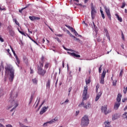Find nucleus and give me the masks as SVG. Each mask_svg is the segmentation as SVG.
Returning a JSON list of instances; mask_svg holds the SVG:
<instances>
[{"label": "nucleus", "instance_id": "nucleus-1", "mask_svg": "<svg viewBox=\"0 0 127 127\" xmlns=\"http://www.w3.org/2000/svg\"><path fill=\"white\" fill-rule=\"evenodd\" d=\"M17 98V93L11 91L10 93V98H9V102L11 103L12 106H8V109H10L12 107H14L11 110L10 112H13L14 110H15L18 106V103L17 100L16 99Z\"/></svg>", "mask_w": 127, "mask_h": 127}, {"label": "nucleus", "instance_id": "nucleus-2", "mask_svg": "<svg viewBox=\"0 0 127 127\" xmlns=\"http://www.w3.org/2000/svg\"><path fill=\"white\" fill-rule=\"evenodd\" d=\"M5 76H9V81L12 82L14 79V68L10 64H6L4 67Z\"/></svg>", "mask_w": 127, "mask_h": 127}, {"label": "nucleus", "instance_id": "nucleus-3", "mask_svg": "<svg viewBox=\"0 0 127 127\" xmlns=\"http://www.w3.org/2000/svg\"><path fill=\"white\" fill-rule=\"evenodd\" d=\"M87 94H88V86L86 85L84 86L83 93L82 94V102L78 105V107H82V106H84L85 103H84V101H86L87 100Z\"/></svg>", "mask_w": 127, "mask_h": 127}, {"label": "nucleus", "instance_id": "nucleus-4", "mask_svg": "<svg viewBox=\"0 0 127 127\" xmlns=\"http://www.w3.org/2000/svg\"><path fill=\"white\" fill-rule=\"evenodd\" d=\"M89 123H90L89 117L87 116V115H85L81 119L80 125L82 127H88L89 125Z\"/></svg>", "mask_w": 127, "mask_h": 127}, {"label": "nucleus", "instance_id": "nucleus-5", "mask_svg": "<svg viewBox=\"0 0 127 127\" xmlns=\"http://www.w3.org/2000/svg\"><path fill=\"white\" fill-rule=\"evenodd\" d=\"M107 110H108V105H104L101 107V111L102 113H104L105 115H108V114L112 113V109Z\"/></svg>", "mask_w": 127, "mask_h": 127}, {"label": "nucleus", "instance_id": "nucleus-6", "mask_svg": "<svg viewBox=\"0 0 127 127\" xmlns=\"http://www.w3.org/2000/svg\"><path fill=\"white\" fill-rule=\"evenodd\" d=\"M104 9H105L106 13L109 18V19H112L111 15V11H110V8L109 7H107L106 5H103Z\"/></svg>", "mask_w": 127, "mask_h": 127}, {"label": "nucleus", "instance_id": "nucleus-7", "mask_svg": "<svg viewBox=\"0 0 127 127\" xmlns=\"http://www.w3.org/2000/svg\"><path fill=\"white\" fill-rule=\"evenodd\" d=\"M10 47L11 48V50H12V52H13L14 56L16 59V64L18 66V67H19V65L18 64H20V61H19V59H18V57L16 55V54H15V52L13 50V49H12L11 46H10Z\"/></svg>", "mask_w": 127, "mask_h": 127}, {"label": "nucleus", "instance_id": "nucleus-8", "mask_svg": "<svg viewBox=\"0 0 127 127\" xmlns=\"http://www.w3.org/2000/svg\"><path fill=\"white\" fill-rule=\"evenodd\" d=\"M43 67V64H41V65L40 66V67H39L38 68V74H39V75H41V76H44V75L45 74V73H46V71L45 70H43L42 69V67Z\"/></svg>", "mask_w": 127, "mask_h": 127}, {"label": "nucleus", "instance_id": "nucleus-9", "mask_svg": "<svg viewBox=\"0 0 127 127\" xmlns=\"http://www.w3.org/2000/svg\"><path fill=\"white\" fill-rule=\"evenodd\" d=\"M106 70H103L101 76V79L100 81V84H104V83L105 82V77H106Z\"/></svg>", "mask_w": 127, "mask_h": 127}, {"label": "nucleus", "instance_id": "nucleus-10", "mask_svg": "<svg viewBox=\"0 0 127 127\" xmlns=\"http://www.w3.org/2000/svg\"><path fill=\"white\" fill-rule=\"evenodd\" d=\"M67 54H68L70 56H72L73 57H76V58H81V56H80V55H77L75 53H70V52H67Z\"/></svg>", "mask_w": 127, "mask_h": 127}, {"label": "nucleus", "instance_id": "nucleus-11", "mask_svg": "<svg viewBox=\"0 0 127 127\" xmlns=\"http://www.w3.org/2000/svg\"><path fill=\"white\" fill-rule=\"evenodd\" d=\"M47 110H48V107H43L41 109V111L40 112V115H43V114H44V113L46 112V111H47Z\"/></svg>", "mask_w": 127, "mask_h": 127}, {"label": "nucleus", "instance_id": "nucleus-12", "mask_svg": "<svg viewBox=\"0 0 127 127\" xmlns=\"http://www.w3.org/2000/svg\"><path fill=\"white\" fill-rule=\"evenodd\" d=\"M96 13H97V10H96L95 9H91V14L92 19H94V18H95Z\"/></svg>", "mask_w": 127, "mask_h": 127}, {"label": "nucleus", "instance_id": "nucleus-13", "mask_svg": "<svg viewBox=\"0 0 127 127\" xmlns=\"http://www.w3.org/2000/svg\"><path fill=\"white\" fill-rule=\"evenodd\" d=\"M29 18L32 21H34L35 20H39V19H40V17L34 16H30L29 17Z\"/></svg>", "mask_w": 127, "mask_h": 127}, {"label": "nucleus", "instance_id": "nucleus-14", "mask_svg": "<svg viewBox=\"0 0 127 127\" xmlns=\"http://www.w3.org/2000/svg\"><path fill=\"white\" fill-rule=\"evenodd\" d=\"M58 121V118L56 117L55 119H52L51 121H48V123L50 124V125H52V124H55Z\"/></svg>", "mask_w": 127, "mask_h": 127}, {"label": "nucleus", "instance_id": "nucleus-15", "mask_svg": "<svg viewBox=\"0 0 127 127\" xmlns=\"http://www.w3.org/2000/svg\"><path fill=\"white\" fill-rule=\"evenodd\" d=\"M102 92L100 91L97 94L95 98V102H98V101H99V99L101 98V96H102Z\"/></svg>", "mask_w": 127, "mask_h": 127}, {"label": "nucleus", "instance_id": "nucleus-16", "mask_svg": "<svg viewBox=\"0 0 127 127\" xmlns=\"http://www.w3.org/2000/svg\"><path fill=\"white\" fill-rule=\"evenodd\" d=\"M120 106H121L120 103L116 102L114 107V110H115V111H117V110H118V109H119V108L120 107Z\"/></svg>", "mask_w": 127, "mask_h": 127}, {"label": "nucleus", "instance_id": "nucleus-17", "mask_svg": "<svg viewBox=\"0 0 127 127\" xmlns=\"http://www.w3.org/2000/svg\"><path fill=\"white\" fill-rule=\"evenodd\" d=\"M122 100V94L121 93H119L117 96V103H120Z\"/></svg>", "mask_w": 127, "mask_h": 127}, {"label": "nucleus", "instance_id": "nucleus-18", "mask_svg": "<svg viewBox=\"0 0 127 127\" xmlns=\"http://www.w3.org/2000/svg\"><path fill=\"white\" fill-rule=\"evenodd\" d=\"M83 108L86 109V110L88 109H91L92 108V105L90 103H88L87 105H84Z\"/></svg>", "mask_w": 127, "mask_h": 127}, {"label": "nucleus", "instance_id": "nucleus-19", "mask_svg": "<svg viewBox=\"0 0 127 127\" xmlns=\"http://www.w3.org/2000/svg\"><path fill=\"white\" fill-rule=\"evenodd\" d=\"M9 35H10V36H12V37H13V36L15 35V33H14V31L13 30H11L10 31H9Z\"/></svg>", "mask_w": 127, "mask_h": 127}, {"label": "nucleus", "instance_id": "nucleus-20", "mask_svg": "<svg viewBox=\"0 0 127 127\" xmlns=\"http://www.w3.org/2000/svg\"><path fill=\"white\" fill-rule=\"evenodd\" d=\"M4 68V67L3 66V62H1L0 65V71L1 72V71H3Z\"/></svg>", "mask_w": 127, "mask_h": 127}, {"label": "nucleus", "instance_id": "nucleus-21", "mask_svg": "<svg viewBox=\"0 0 127 127\" xmlns=\"http://www.w3.org/2000/svg\"><path fill=\"white\" fill-rule=\"evenodd\" d=\"M115 16L117 18V19L120 22H123V18H122L120 16H119V14H115Z\"/></svg>", "mask_w": 127, "mask_h": 127}, {"label": "nucleus", "instance_id": "nucleus-22", "mask_svg": "<svg viewBox=\"0 0 127 127\" xmlns=\"http://www.w3.org/2000/svg\"><path fill=\"white\" fill-rule=\"evenodd\" d=\"M32 81L34 85H37L38 82L36 78L32 79Z\"/></svg>", "mask_w": 127, "mask_h": 127}, {"label": "nucleus", "instance_id": "nucleus-23", "mask_svg": "<svg viewBox=\"0 0 127 127\" xmlns=\"http://www.w3.org/2000/svg\"><path fill=\"white\" fill-rule=\"evenodd\" d=\"M100 12L101 14L102 17L103 19H105V14H104V12L103 11L102 9V7H100Z\"/></svg>", "mask_w": 127, "mask_h": 127}, {"label": "nucleus", "instance_id": "nucleus-24", "mask_svg": "<svg viewBox=\"0 0 127 127\" xmlns=\"http://www.w3.org/2000/svg\"><path fill=\"white\" fill-rule=\"evenodd\" d=\"M92 26L93 28H94L96 32H97V30H98V27L96 26L94 22H93V25H92Z\"/></svg>", "mask_w": 127, "mask_h": 127}, {"label": "nucleus", "instance_id": "nucleus-25", "mask_svg": "<svg viewBox=\"0 0 127 127\" xmlns=\"http://www.w3.org/2000/svg\"><path fill=\"white\" fill-rule=\"evenodd\" d=\"M118 82V80L117 79H115L114 80H113L112 81L113 86H117V82Z\"/></svg>", "mask_w": 127, "mask_h": 127}, {"label": "nucleus", "instance_id": "nucleus-26", "mask_svg": "<svg viewBox=\"0 0 127 127\" xmlns=\"http://www.w3.org/2000/svg\"><path fill=\"white\" fill-rule=\"evenodd\" d=\"M32 100H33V94L31 95V97L29 100V105H30L32 103Z\"/></svg>", "mask_w": 127, "mask_h": 127}, {"label": "nucleus", "instance_id": "nucleus-27", "mask_svg": "<svg viewBox=\"0 0 127 127\" xmlns=\"http://www.w3.org/2000/svg\"><path fill=\"white\" fill-rule=\"evenodd\" d=\"M117 119H118V115H117V114H115L112 116L113 121H116V120H117Z\"/></svg>", "mask_w": 127, "mask_h": 127}, {"label": "nucleus", "instance_id": "nucleus-28", "mask_svg": "<svg viewBox=\"0 0 127 127\" xmlns=\"http://www.w3.org/2000/svg\"><path fill=\"white\" fill-rule=\"evenodd\" d=\"M67 27H68V28H69V29H70V30H71V31L72 32H73L74 33L76 31V30L75 29H74L72 27H70L69 26H67Z\"/></svg>", "mask_w": 127, "mask_h": 127}, {"label": "nucleus", "instance_id": "nucleus-29", "mask_svg": "<svg viewBox=\"0 0 127 127\" xmlns=\"http://www.w3.org/2000/svg\"><path fill=\"white\" fill-rule=\"evenodd\" d=\"M50 83H51V81L50 79H49L48 80V82H47V85H46L47 88H50Z\"/></svg>", "mask_w": 127, "mask_h": 127}, {"label": "nucleus", "instance_id": "nucleus-30", "mask_svg": "<svg viewBox=\"0 0 127 127\" xmlns=\"http://www.w3.org/2000/svg\"><path fill=\"white\" fill-rule=\"evenodd\" d=\"M38 102L35 107V108L36 109L38 107V105H39V102H40V98H37Z\"/></svg>", "mask_w": 127, "mask_h": 127}, {"label": "nucleus", "instance_id": "nucleus-31", "mask_svg": "<svg viewBox=\"0 0 127 127\" xmlns=\"http://www.w3.org/2000/svg\"><path fill=\"white\" fill-rule=\"evenodd\" d=\"M18 30L19 32L21 33V34H22V35H24V36H26V34H25L24 32L21 31L20 30H19V29H18Z\"/></svg>", "mask_w": 127, "mask_h": 127}, {"label": "nucleus", "instance_id": "nucleus-32", "mask_svg": "<svg viewBox=\"0 0 127 127\" xmlns=\"http://www.w3.org/2000/svg\"><path fill=\"white\" fill-rule=\"evenodd\" d=\"M13 20H14L15 23L16 24V25L19 26V23L18 22V21H17L16 19H14Z\"/></svg>", "mask_w": 127, "mask_h": 127}, {"label": "nucleus", "instance_id": "nucleus-33", "mask_svg": "<svg viewBox=\"0 0 127 127\" xmlns=\"http://www.w3.org/2000/svg\"><path fill=\"white\" fill-rule=\"evenodd\" d=\"M85 82H86V85H88V84H90V83H91V80H90V79H88L85 80Z\"/></svg>", "mask_w": 127, "mask_h": 127}, {"label": "nucleus", "instance_id": "nucleus-34", "mask_svg": "<svg viewBox=\"0 0 127 127\" xmlns=\"http://www.w3.org/2000/svg\"><path fill=\"white\" fill-rule=\"evenodd\" d=\"M102 67H103V64H101L99 68V73H101V72H102Z\"/></svg>", "mask_w": 127, "mask_h": 127}, {"label": "nucleus", "instance_id": "nucleus-35", "mask_svg": "<svg viewBox=\"0 0 127 127\" xmlns=\"http://www.w3.org/2000/svg\"><path fill=\"white\" fill-rule=\"evenodd\" d=\"M106 36L109 40V41H111V39L110 38V35L109 34V33L106 34Z\"/></svg>", "mask_w": 127, "mask_h": 127}, {"label": "nucleus", "instance_id": "nucleus-36", "mask_svg": "<svg viewBox=\"0 0 127 127\" xmlns=\"http://www.w3.org/2000/svg\"><path fill=\"white\" fill-rule=\"evenodd\" d=\"M48 124H49V123H48V121L46 123H45L43 125V127H47Z\"/></svg>", "mask_w": 127, "mask_h": 127}, {"label": "nucleus", "instance_id": "nucleus-37", "mask_svg": "<svg viewBox=\"0 0 127 127\" xmlns=\"http://www.w3.org/2000/svg\"><path fill=\"white\" fill-rule=\"evenodd\" d=\"M8 29L9 31H10V30H12V27L11 25H9L8 26Z\"/></svg>", "mask_w": 127, "mask_h": 127}, {"label": "nucleus", "instance_id": "nucleus-38", "mask_svg": "<svg viewBox=\"0 0 127 127\" xmlns=\"http://www.w3.org/2000/svg\"><path fill=\"white\" fill-rule=\"evenodd\" d=\"M99 88H100V85H96V93H98V90Z\"/></svg>", "mask_w": 127, "mask_h": 127}, {"label": "nucleus", "instance_id": "nucleus-39", "mask_svg": "<svg viewBox=\"0 0 127 127\" xmlns=\"http://www.w3.org/2000/svg\"><path fill=\"white\" fill-rule=\"evenodd\" d=\"M62 66H63V68H64V67L65 66V61H63L62 62Z\"/></svg>", "mask_w": 127, "mask_h": 127}, {"label": "nucleus", "instance_id": "nucleus-40", "mask_svg": "<svg viewBox=\"0 0 127 127\" xmlns=\"http://www.w3.org/2000/svg\"><path fill=\"white\" fill-rule=\"evenodd\" d=\"M126 6V2H123L122 3V6H121V8H124Z\"/></svg>", "mask_w": 127, "mask_h": 127}, {"label": "nucleus", "instance_id": "nucleus-41", "mask_svg": "<svg viewBox=\"0 0 127 127\" xmlns=\"http://www.w3.org/2000/svg\"><path fill=\"white\" fill-rule=\"evenodd\" d=\"M0 10H5V8L4 7H2L0 6Z\"/></svg>", "mask_w": 127, "mask_h": 127}, {"label": "nucleus", "instance_id": "nucleus-42", "mask_svg": "<svg viewBox=\"0 0 127 127\" xmlns=\"http://www.w3.org/2000/svg\"><path fill=\"white\" fill-rule=\"evenodd\" d=\"M122 38L123 40H125V35H124V33L122 32Z\"/></svg>", "mask_w": 127, "mask_h": 127}, {"label": "nucleus", "instance_id": "nucleus-43", "mask_svg": "<svg viewBox=\"0 0 127 127\" xmlns=\"http://www.w3.org/2000/svg\"><path fill=\"white\" fill-rule=\"evenodd\" d=\"M123 70H121L120 73V77H123Z\"/></svg>", "mask_w": 127, "mask_h": 127}, {"label": "nucleus", "instance_id": "nucleus-44", "mask_svg": "<svg viewBox=\"0 0 127 127\" xmlns=\"http://www.w3.org/2000/svg\"><path fill=\"white\" fill-rule=\"evenodd\" d=\"M75 40H76V41H78V42H80V39L76 38V37H75V38H74Z\"/></svg>", "mask_w": 127, "mask_h": 127}, {"label": "nucleus", "instance_id": "nucleus-45", "mask_svg": "<svg viewBox=\"0 0 127 127\" xmlns=\"http://www.w3.org/2000/svg\"><path fill=\"white\" fill-rule=\"evenodd\" d=\"M23 60L25 62V63H27V59L26 57L23 58Z\"/></svg>", "mask_w": 127, "mask_h": 127}, {"label": "nucleus", "instance_id": "nucleus-46", "mask_svg": "<svg viewBox=\"0 0 127 127\" xmlns=\"http://www.w3.org/2000/svg\"><path fill=\"white\" fill-rule=\"evenodd\" d=\"M91 9H95V7H94V5H93V3L91 4Z\"/></svg>", "mask_w": 127, "mask_h": 127}, {"label": "nucleus", "instance_id": "nucleus-47", "mask_svg": "<svg viewBox=\"0 0 127 127\" xmlns=\"http://www.w3.org/2000/svg\"><path fill=\"white\" fill-rule=\"evenodd\" d=\"M26 7H27V6L22 8L21 10H19V12H22V10H23V9H25V8H26Z\"/></svg>", "mask_w": 127, "mask_h": 127}, {"label": "nucleus", "instance_id": "nucleus-48", "mask_svg": "<svg viewBox=\"0 0 127 127\" xmlns=\"http://www.w3.org/2000/svg\"><path fill=\"white\" fill-rule=\"evenodd\" d=\"M79 113H80L79 111H77L76 112V113H75L76 117H77V116H78V115H79Z\"/></svg>", "mask_w": 127, "mask_h": 127}, {"label": "nucleus", "instance_id": "nucleus-49", "mask_svg": "<svg viewBox=\"0 0 127 127\" xmlns=\"http://www.w3.org/2000/svg\"><path fill=\"white\" fill-rule=\"evenodd\" d=\"M0 41H1V42H3V39H2V38H1L0 36Z\"/></svg>", "mask_w": 127, "mask_h": 127}, {"label": "nucleus", "instance_id": "nucleus-50", "mask_svg": "<svg viewBox=\"0 0 127 127\" xmlns=\"http://www.w3.org/2000/svg\"><path fill=\"white\" fill-rule=\"evenodd\" d=\"M104 31L106 34L109 33V32H108V29H104Z\"/></svg>", "mask_w": 127, "mask_h": 127}, {"label": "nucleus", "instance_id": "nucleus-51", "mask_svg": "<svg viewBox=\"0 0 127 127\" xmlns=\"http://www.w3.org/2000/svg\"><path fill=\"white\" fill-rule=\"evenodd\" d=\"M69 36H70L71 37H73V38H75V36H73V35H72V34H69Z\"/></svg>", "mask_w": 127, "mask_h": 127}, {"label": "nucleus", "instance_id": "nucleus-52", "mask_svg": "<svg viewBox=\"0 0 127 127\" xmlns=\"http://www.w3.org/2000/svg\"><path fill=\"white\" fill-rule=\"evenodd\" d=\"M31 40H32V41H33V42H34V43H36V44L37 45H38V43H37L36 42V41H34L33 39H31Z\"/></svg>", "mask_w": 127, "mask_h": 127}, {"label": "nucleus", "instance_id": "nucleus-53", "mask_svg": "<svg viewBox=\"0 0 127 127\" xmlns=\"http://www.w3.org/2000/svg\"><path fill=\"white\" fill-rule=\"evenodd\" d=\"M74 33L75 36H77V35H79V34H78V33L76 31L74 32Z\"/></svg>", "mask_w": 127, "mask_h": 127}, {"label": "nucleus", "instance_id": "nucleus-54", "mask_svg": "<svg viewBox=\"0 0 127 127\" xmlns=\"http://www.w3.org/2000/svg\"><path fill=\"white\" fill-rule=\"evenodd\" d=\"M48 66H49L48 64H46L45 65V68H48Z\"/></svg>", "mask_w": 127, "mask_h": 127}, {"label": "nucleus", "instance_id": "nucleus-55", "mask_svg": "<svg viewBox=\"0 0 127 127\" xmlns=\"http://www.w3.org/2000/svg\"><path fill=\"white\" fill-rule=\"evenodd\" d=\"M20 127H25V126L23 124H20Z\"/></svg>", "mask_w": 127, "mask_h": 127}, {"label": "nucleus", "instance_id": "nucleus-56", "mask_svg": "<svg viewBox=\"0 0 127 127\" xmlns=\"http://www.w3.org/2000/svg\"><path fill=\"white\" fill-rule=\"evenodd\" d=\"M71 90H72V87H69L68 89V93H70Z\"/></svg>", "mask_w": 127, "mask_h": 127}, {"label": "nucleus", "instance_id": "nucleus-57", "mask_svg": "<svg viewBox=\"0 0 127 127\" xmlns=\"http://www.w3.org/2000/svg\"><path fill=\"white\" fill-rule=\"evenodd\" d=\"M127 98H125L124 99H123L122 100V102L123 103H125V102H126L127 101Z\"/></svg>", "mask_w": 127, "mask_h": 127}, {"label": "nucleus", "instance_id": "nucleus-58", "mask_svg": "<svg viewBox=\"0 0 127 127\" xmlns=\"http://www.w3.org/2000/svg\"><path fill=\"white\" fill-rule=\"evenodd\" d=\"M6 127H13L12 126L8 124L6 126Z\"/></svg>", "mask_w": 127, "mask_h": 127}, {"label": "nucleus", "instance_id": "nucleus-59", "mask_svg": "<svg viewBox=\"0 0 127 127\" xmlns=\"http://www.w3.org/2000/svg\"><path fill=\"white\" fill-rule=\"evenodd\" d=\"M68 102H69V100L66 99V100L64 102V104H66V103H68Z\"/></svg>", "mask_w": 127, "mask_h": 127}, {"label": "nucleus", "instance_id": "nucleus-60", "mask_svg": "<svg viewBox=\"0 0 127 127\" xmlns=\"http://www.w3.org/2000/svg\"><path fill=\"white\" fill-rule=\"evenodd\" d=\"M75 4H76V5H80V6H82V4L81 3H75Z\"/></svg>", "mask_w": 127, "mask_h": 127}, {"label": "nucleus", "instance_id": "nucleus-61", "mask_svg": "<svg viewBox=\"0 0 127 127\" xmlns=\"http://www.w3.org/2000/svg\"><path fill=\"white\" fill-rule=\"evenodd\" d=\"M44 60V57H42L41 58V61L43 62V60Z\"/></svg>", "mask_w": 127, "mask_h": 127}, {"label": "nucleus", "instance_id": "nucleus-62", "mask_svg": "<svg viewBox=\"0 0 127 127\" xmlns=\"http://www.w3.org/2000/svg\"><path fill=\"white\" fill-rule=\"evenodd\" d=\"M69 51H70L71 52H75V53H76V51H74L72 49H69Z\"/></svg>", "mask_w": 127, "mask_h": 127}, {"label": "nucleus", "instance_id": "nucleus-63", "mask_svg": "<svg viewBox=\"0 0 127 127\" xmlns=\"http://www.w3.org/2000/svg\"><path fill=\"white\" fill-rule=\"evenodd\" d=\"M56 35H57V36H58L59 37H61L62 36V35H61V34H57Z\"/></svg>", "mask_w": 127, "mask_h": 127}, {"label": "nucleus", "instance_id": "nucleus-64", "mask_svg": "<svg viewBox=\"0 0 127 127\" xmlns=\"http://www.w3.org/2000/svg\"><path fill=\"white\" fill-rule=\"evenodd\" d=\"M0 127H4V126L0 123Z\"/></svg>", "mask_w": 127, "mask_h": 127}]
</instances>
